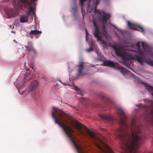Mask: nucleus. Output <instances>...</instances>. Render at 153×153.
<instances>
[{"instance_id": "12", "label": "nucleus", "mask_w": 153, "mask_h": 153, "mask_svg": "<svg viewBox=\"0 0 153 153\" xmlns=\"http://www.w3.org/2000/svg\"><path fill=\"white\" fill-rule=\"evenodd\" d=\"M100 117L103 120L107 121H112L113 118L111 116L108 114L100 115Z\"/></svg>"}, {"instance_id": "32", "label": "nucleus", "mask_w": 153, "mask_h": 153, "mask_svg": "<svg viewBox=\"0 0 153 153\" xmlns=\"http://www.w3.org/2000/svg\"><path fill=\"white\" fill-rule=\"evenodd\" d=\"M30 37L31 38H33V37L32 36H30Z\"/></svg>"}, {"instance_id": "28", "label": "nucleus", "mask_w": 153, "mask_h": 153, "mask_svg": "<svg viewBox=\"0 0 153 153\" xmlns=\"http://www.w3.org/2000/svg\"><path fill=\"white\" fill-rule=\"evenodd\" d=\"M76 88L75 89V90H79V89L77 88V87H76Z\"/></svg>"}, {"instance_id": "7", "label": "nucleus", "mask_w": 153, "mask_h": 153, "mask_svg": "<svg viewBox=\"0 0 153 153\" xmlns=\"http://www.w3.org/2000/svg\"><path fill=\"white\" fill-rule=\"evenodd\" d=\"M103 64L105 66H108L112 67L116 70H119L123 74H127L128 73V71L125 69L116 66L114 63L112 61L109 60L104 61H103Z\"/></svg>"}, {"instance_id": "9", "label": "nucleus", "mask_w": 153, "mask_h": 153, "mask_svg": "<svg viewBox=\"0 0 153 153\" xmlns=\"http://www.w3.org/2000/svg\"><path fill=\"white\" fill-rule=\"evenodd\" d=\"M139 107H141V109L147 108L150 111V114L153 116V100H149L148 102V105H143L142 104H138V105Z\"/></svg>"}, {"instance_id": "22", "label": "nucleus", "mask_w": 153, "mask_h": 153, "mask_svg": "<svg viewBox=\"0 0 153 153\" xmlns=\"http://www.w3.org/2000/svg\"><path fill=\"white\" fill-rule=\"evenodd\" d=\"M85 32H86L85 37H86V40H87V35H88V33L86 29L85 30Z\"/></svg>"}, {"instance_id": "14", "label": "nucleus", "mask_w": 153, "mask_h": 153, "mask_svg": "<svg viewBox=\"0 0 153 153\" xmlns=\"http://www.w3.org/2000/svg\"><path fill=\"white\" fill-rule=\"evenodd\" d=\"M142 47L145 51H149V46L145 42H141Z\"/></svg>"}, {"instance_id": "2", "label": "nucleus", "mask_w": 153, "mask_h": 153, "mask_svg": "<svg viewBox=\"0 0 153 153\" xmlns=\"http://www.w3.org/2000/svg\"><path fill=\"white\" fill-rule=\"evenodd\" d=\"M99 1L98 0H94V5L91 7V11H89V12L91 13L93 11L95 14H97L98 15L100 22L103 24L102 32H101L99 28L97 27L96 22L94 21L93 25L94 30L93 33L95 37L97 38V41H101L104 47L107 48V45L106 42L102 40L101 39V37L102 36L106 37L107 36V32L105 30V25L106 24L107 21L109 19L110 15L103 10H99L97 9Z\"/></svg>"}, {"instance_id": "21", "label": "nucleus", "mask_w": 153, "mask_h": 153, "mask_svg": "<svg viewBox=\"0 0 153 153\" xmlns=\"http://www.w3.org/2000/svg\"><path fill=\"white\" fill-rule=\"evenodd\" d=\"M94 50L92 48L90 47L89 49H87L86 50V51L88 52H90L91 51H93Z\"/></svg>"}, {"instance_id": "23", "label": "nucleus", "mask_w": 153, "mask_h": 153, "mask_svg": "<svg viewBox=\"0 0 153 153\" xmlns=\"http://www.w3.org/2000/svg\"><path fill=\"white\" fill-rule=\"evenodd\" d=\"M149 64L153 66V62L151 61L149 62Z\"/></svg>"}, {"instance_id": "8", "label": "nucleus", "mask_w": 153, "mask_h": 153, "mask_svg": "<svg viewBox=\"0 0 153 153\" xmlns=\"http://www.w3.org/2000/svg\"><path fill=\"white\" fill-rule=\"evenodd\" d=\"M127 23L128 27L131 29L140 31L142 33H144V30L140 25L131 23L129 21H127Z\"/></svg>"}, {"instance_id": "30", "label": "nucleus", "mask_w": 153, "mask_h": 153, "mask_svg": "<svg viewBox=\"0 0 153 153\" xmlns=\"http://www.w3.org/2000/svg\"><path fill=\"white\" fill-rule=\"evenodd\" d=\"M128 68H130L131 70H132V68H131V67H128Z\"/></svg>"}, {"instance_id": "11", "label": "nucleus", "mask_w": 153, "mask_h": 153, "mask_svg": "<svg viewBox=\"0 0 153 153\" xmlns=\"http://www.w3.org/2000/svg\"><path fill=\"white\" fill-rule=\"evenodd\" d=\"M27 44V46L25 45V47L26 48V50L29 53H32L33 54H34V56L36 55L37 51L33 48L32 42H28Z\"/></svg>"}, {"instance_id": "3", "label": "nucleus", "mask_w": 153, "mask_h": 153, "mask_svg": "<svg viewBox=\"0 0 153 153\" xmlns=\"http://www.w3.org/2000/svg\"><path fill=\"white\" fill-rule=\"evenodd\" d=\"M71 125L74 126L81 134L84 136L88 135L91 140L94 143L102 153H114L108 145L97 137L94 132L88 129L84 125L77 122H74V124H71Z\"/></svg>"}, {"instance_id": "4", "label": "nucleus", "mask_w": 153, "mask_h": 153, "mask_svg": "<svg viewBox=\"0 0 153 153\" xmlns=\"http://www.w3.org/2000/svg\"><path fill=\"white\" fill-rule=\"evenodd\" d=\"M112 47L117 56L122 57L125 60L136 59L141 64L144 61V58L141 56L136 55L134 57L123 46L118 48L115 45H112Z\"/></svg>"}, {"instance_id": "13", "label": "nucleus", "mask_w": 153, "mask_h": 153, "mask_svg": "<svg viewBox=\"0 0 153 153\" xmlns=\"http://www.w3.org/2000/svg\"><path fill=\"white\" fill-rule=\"evenodd\" d=\"M42 33V32L41 31H38L36 30H31L29 33L30 35H34L36 36L37 35L40 34Z\"/></svg>"}, {"instance_id": "20", "label": "nucleus", "mask_w": 153, "mask_h": 153, "mask_svg": "<svg viewBox=\"0 0 153 153\" xmlns=\"http://www.w3.org/2000/svg\"><path fill=\"white\" fill-rule=\"evenodd\" d=\"M96 53H97V54L99 58L98 60H99L100 61L101 60V55L100 53V52L98 51H97L96 52Z\"/></svg>"}, {"instance_id": "26", "label": "nucleus", "mask_w": 153, "mask_h": 153, "mask_svg": "<svg viewBox=\"0 0 153 153\" xmlns=\"http://www.w3.org/2000/svg\"><path fill=\"white\" fill-rule=\"evenodd\" d=\"M105 97L104 96H102V95L101 96V98L102 99H104L105 98Z\"/></svg>"}, {"instance_id": "5", "label": "nucleus", "mask_w": 153, "mask_h": 153, "mask_svg": "<svg viewBox=\"0 0 153 153\" xmlns=\"http://www.w3.org/2000/svg\"><path fill=\"white\" fill-rule=\"evenodd\" d=\"M36 0H21L22 5L24 8L28 10L25 15L20 16V21L21 23L27 22L28 20V16H30L31 13L33 14L35 13V7L33 5Z\"/></svg>"}, {"instance_id": "31", "label": "nucleus", "mask_w": 153, "mask_h": 153, "mask_svg": "<svg viewBox=\"0 0 153 153\" xmlns=\"http://www.w3.org/2000/svg\"><path fill=\"white\" fill-rule=\"evenodd\" d=\"M19 79H19L20 78V77H18Z\"/></svg>"}, {"instance_id": "16", "label": "nucleus", "mask_w": 153, "mask_h": 153, "mask_svg": "<svg viewBox=\"0 0 153 153\" xmlns=\"http://www.w3.org/2000/svg\"><path fill=\"white\" fill-rule=\"evenodd\" d=\"M24 79L23 82H25V83H26L27 82L29 81L30 80V79L31 78V77L29 74L27 75H26L25 76L24 75Z\"/></svg>"}, {"instance_id": "17", "label": "nucleus", "mask_w": 153, "mask_h": 153, "mask_svg": "<svg viewBox=\"0 0 153 153\" xmlns=\"http://www.w3.org/2000/svg\"><path fill=\"white\" fill-rule=\"evenodd\" d=\"M136 46L137 48V49L138 50V51L139 52L140 54V55H142L143 54V52L141 51L140 49V45L139 43V42H137L136 44Z\"/></svg>"}, {"instance_id": "29", "label": "nucleus", "mask_w": 153, "mask_h": 153, "mask_svg": "<svg viewBox=\"0 0 153 153\" xmlns=\"http://www.w3.org/2000/svg\"><path fill=\"white\" fill-rule=\"evenodd\" d=\"M101 130L102 131H104L105 130V129H103V128H102L101 129Z\"/></svg>"}, {"instance_id": "25", "label": "nucleus", "mask_w": 153, "mask_h": 153, "mask_svg": "<svg viewBox=\"0 0 153 153\" xmlns=\"http://www.w3.org/2000/svg\"><path fill=\"white\" fill-rule=\"evenodd\" d=\"M150 124H151V125L152 126H153V119L152 120V121L151 122V123H150Z\"/></svg>"}, {"instance_id": "10", "label": "nucleus", "mask_w": 153, "mask_h": 153, "mask_svg": "<svg viewBox=\"0 0 153 153\" xmlns=\"http://www.w3.org/2000/svg\"><path fill=\"white\" fill-rule=\"evenodd\" d=\"M84 63L82 60L79 62L78 66V73L76 76L77 78L81 76L85 75V74L82 71L84 67Z\"/></svg>"}, {"instance_id": "19", "label": "nucleus", "mask_w": 153, "mask_h": 153, "mask_svg": "<svg viewBox=\"0 0 153 153\" xmlns=\"http://www.w3.org/2000/svg\"><path fill=\"white\" fill-rule=\"evenodd\" d=\"M72 10L74 12H76L77 10V7L76 5H74L72 7Z\"/></svg>"}, {"instance_id": "27", "label": "nucleus", "mask_w": 153, "mask_h": 153, "mask_svg": "<svg viewBox=\"0 0 153 153\" xmlns=\"http://www.w3.org/2000/svg\"><path fill=\"white\" fill-rule=\"evenodd\" d=\"M107 102L108 103H110L111 102V101L109 99H108L107 100Z\"/></svg>"}, {"instance_id": "18", "label": "nucleus", "mask_w": 153, "mask_h": 153, "mask_svg": "<svg viewBox=\"0 0 153 153\" xmlns=\"http://www.w3.org/2000/svg\"><path fill=\"white\" fill-rule=\"evenodd\" d=\"M22 87H20V88L18 89L19 93L21 94H22L25 93L24 90H22Z\"/></svg>"}, {"instance_id": "15", "label": "nucleus", "mask_w": 153, "mask_h": 153, "mask_svg": "<svg viewBox=\"0 0 153 153\" xmlns=\"http://www.w3.org/2000/svg\"><path fill=\"white\" fill-rule=\"evenodd\" d=\"M146 89L149 92H150L151 94L153 96V87L146 84Z\"/></svg>"}, {"instance_id": "1", "label": "nucleus", "mask_w": 153, "mask_h": 153, "mask_svg": "<svg viewBox=\"0 0 153 153\" xmlns=\"http://www.w3.org/2000/svg\"><path fill=\"white\" fill-rule=\"evenodd\" d=\"M117 114L120 118L119 123L121 128L117 130L115 135L121 140L125 153H139L138 148L143 143L145 138L141 134V125H137L134 119L132 120L130 126L125 121L126 118L123 110L121 107H117Z\"/></svg>"}, {"instance_id": "24", "label": "nucleus", "mask_w": 153, "mask_h": 153, "mask_svg": "<svg viewBox=\"0 0 153 153\" xmlns=\"http://www.w3.org/2000/svg\"><path fill=\"white\" fill-rule=\"evenodd\" d=\"M111 26L113 27H114V28H115V29H118L117 28V27L115 26V25H113V24H111Z\"/></svg>"}, {"instance_id": "6", "label": "nucleus", "mask_w": 153, "mask_h": 153, "mask_svg": "<svg viewBox=\"0 0 153 153\" xmlns=\"http://www.w3.org/2000/svg\"><path fill=\"white\" fill-rule=\"evenodd\" d=\"M38 86L37 81H34L32 82L29 85L28 92H31L32 97L35 100L39 98V93L37 87Z\"/></svg>"}]
</instances>
